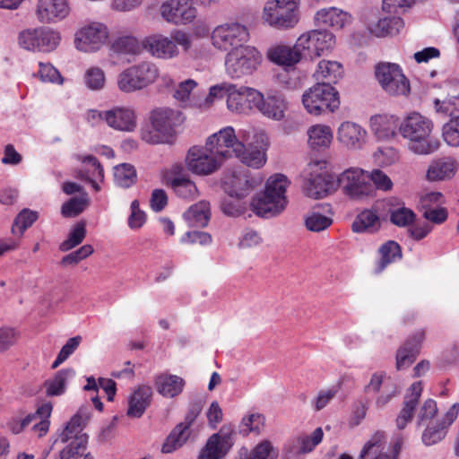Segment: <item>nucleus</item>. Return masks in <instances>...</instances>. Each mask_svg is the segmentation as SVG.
<instances>
[{"label":"nucleus","mask_w":459,"mask_h":459,"mask_svg":"<svg viewBox=\"0 0 459 459\" xmlns=\"http://www.w3.org/2000/svg\"><path fill=\"white\" fill-rule=\"evenodd\" d=\"M91 418L88 406H82L65 423L58 440L65 446L59 452L60 459H82L87 455L89 436L83 432Z\"/></svg>","instance_id":"nucleus-1"},{"label":"nucleus","mask_w":459,"mask_h":459,"mask_svg":"<svg viewBox=\"0 0 459 459\" xmlns=\"http://www.w3.org/2000/svg\"><path fill=\"white\" fill-rule=\"evenodd\" d=\"M433 129V121L416 111L409 113L399 124V133L417 154H430L438 149L439 142L431 137Z\"/></svg>","instance_id":"nucleus-2"},{"label":"nucleus","mask_w":459,"mask_h":459,"mask_svg":"<svg viewBox=\"0 0 459 459\" xmlns=\"http://www.w3.org/2000/svg\"><path fill=\"white\" fill-rule=\"evenodd\" d=\"M290 185L286 176L275 174L271 176L265 185L264 193L256 195L251 203V208L261 217H273L281 212L287 205L285 192Z\"/></svg>","instance_id":"nucleus-3"},{"label":"nucleus","mask_w":459,"mask_h":459,"mask_svg":"<svg viewBox=\"0 0 459 459\" xmlns=\"http://www.w3.org/2000/svg\"><path fill=\"white\" fill-rule=\"evenodd\" d=\"M227 97V108L236 114H248L261 100V92L250 87H237L234 84L223 82L211 87L205 99L204 106L208 108L216 98Z\"/></svg>","instance_id":"nucleus-4"},{"label":"nucleus","mask_w":459,"mask_h":459,"mask_svg":"<svg viewBox=\"0 0 459 459\" xmlns=\"http://www.w3.org/2000/svg\"><path fill=\"white\" fill-rule=\"evenodd\" d=\"M185 117L179 110L159 107L150 113L152 131L143 132L142 139L152 144L170 143L176 129L183 124Z\"/></svg>","instance_id":"nucleus-5"},{"label":"nucleus","mask_w":459,"mask_h":459,"mask_svg":"<svg viewBox=\"0 0 459 459\" xmlns=\"http://www.w3.org/2000/svg\"><path fill=\"white\" fill-rule=\"evenodd\" d=\"M179 47L185 51L191 48V39L187 33L174 30L169 37L161 33H152L142 40V48L157 59L170 60L178 56Z\"/></svg>","instance_id":"nucleus-6"},{"label":"nucleus","mask_w":459,"mask_h":459,"mask_svg":"<svg viewBox=\"0 0 459 459\" xmlns=\"http://www.w3.org/2000/svg\"><path fill=\"white\" fill-rule=\"evenodd\" d=\"M300 0H269L263 8L264 23L277 30L294 28L299 21Z\"/></svg>","instance_id":"nucleus-7"},{"label":"nucleus","mask_w":459,"mask_h":459,"mask_svg":"<svg viewBox=\"0 0 459 459\" xmlns=\"http://www.w3.org/2000/svg\"><path fill=\"white\" fill-rule=\"evenodd\" d=\"M302 103L311 115L332 113L340 107L339 93L329 83L317 82L303 93Z\"/></svg>","instance_id":"nucleus-8"},{"label":"nucleus","mask_w":459,"mask_h":459,"mask_svg":"<svg viewBox=\"0 0 459 459\" xmlns=\"http://www.w3.org/2000/svg\"><path fill=\"white\" fill-rule=\"evenodd\" d=\"M159 74L160 70L154 63L143 61L118 74L117 87L126 93L134 92L155 82Z\"/></svg>","instance_id":"nucleus-9"},{"label":"nucleus","mask_w":459,"mask_h":459,"mask_svg":"<svg viewBox=\"0 0 459 459\" xmlns=\"http://www.w3.org/2000/svg\"><path fill=\"white\" fill-rule=\"evenodd\" d=\"M262 62V55L252 46L229 51L225 58V68L228 75L239 79L252 74Z\"/></svg>","instance_id":"nucleus-10"},{"label":"nucleus","mask_w":459,"mask_h":459,"mask_svg":"<svg viewBox=\"0 0 459 459\" xmlns=\"http://www.w3.org/2000/svg\"><path fill=\"white\" fill-rule=\"evenodd\" d=\"M248 134L247 130H240L237 135L233 127L227 126L208 137L206 143L224 161L233 154L239 155L243 152Z\"/></svg>","instance_id":"nucleus-11"},{"label":"nucleus","mask_w":459,"mask_h":459,"mask_svg":"<svg viewBox=\"0 0 459 459\" xmlns=\"http://www.w3.org/2000/svg\"><path fill=\"white\" fill-rule=\"evenodd\" d=\"M376 77L382 89L390 96H408L410 82L402 68L394 63H380L376 66Z\"/></svg>","instance_id":"nucleus-12"},{"label":"nucleus","mask_w":459,"mask_h":459,"mask_svg":"<svg viewBox=\"0 0 459 459\" xmlns=\"http://www.w3.org/2000/svg\"><path fill=\"white\" fill-rule=\"evenodd\" d=\"M297 42L303 57L312 59L330 52L335 45V37L325 30H312L301 34Z\"/></svg>","instance_id":"nucleus-13"},{"label":"nucleus","mask_w":459,"mask_h":459,"mask_svg":"<svg viewBox=\"0 0 459 459\" xmlns=\"http://www.w3.org/2000/svg\"><path fill=\"white\" fill-rule=\"evenodd\" d=\"M249 31L245 25L238 22L217 26L212 34V45L221 50H234L247 46Z\"/></svg>","instance_id":"nucleus-14"},{"label":"nucleus","mask_w":459,"mask_h":459,"mask_svg":"<svg viewBox=\"0 0 459 459\" xmlns=\"http://www.w3.org/2000/svg\"><path fill=\"white\" fill-rule=\"evenodd\" d=\"M60 40L61 37L57 31L45 27L24 30L19 35L20 46L31 51H53Z\"/></svg>","instance_id":"nucleus-15"},{"label":"nucleus","mask_w":459,"mask_h":459,"mask_svg":"<svg viewBox=\"0 0 459 459\" xmlns=\"http://www.w3.org/2000/svg\"><path fill=\"white\" fill-rule=\"evenodd\" d=\"M403 443V437L398 435L388 446L385 434L377 431L364 445L358 459H397Z\"/></svg>","instance_id":"nucleus-16"},{"label":"nucleus","mask_w":459,"mask_h":459,"mask_svg":"<svg viewBox=\"0 0 459 459\" xmlns=\"http://www.w3.org/2000/svg\"><path fill=\"white\" fill-rule=\"evenodd\" d=\"M222 162L223 160L207 143L204 147L193 146L186 157L187 169L199 176H207L215 172Z\"/></svg>","instance_id":"nucleus-17"},{"label":"nucleus","mask_w":459,"mask_h":459,"mask_svg":"<svg viewBox=\"0 0 459 459\" xmlns=\"http://www.w3.org/2000/svg\"><path fill=\"white\" fill-rule=\"evenodd\" d=\"M108 36V29L104 23L91 22L76 31L74 45L82 52H95L107 43Z\"/></svg>","instance_id":"nucleus-18"},{"label":"nucleus","mask_w":459,"mask_h":459,"mask_svg":"<svg viewBox=\"0 0 459 459\" xmlns=\"http://www.w3.org/2000/svg\"><path fill=\"white\" fill-rule=\"evenodd\" d=\"M337 184L343 193L352 199H361L374 195V188L368 181V174L359 168L352 167L344 170L340 175Z\"/></svg>","instance_id":"nucleus-19"},{"label":"nucleus","mask_w":459,"mask_h":459,"mask_svg":"<svg viewBox=\"0 0 459 459\" xmlns=\"http://www.w3.org/2000/svg\"><path fill=\"white\" fill-rule=\"evenodd\" d=\"M322 164H325V161H316L309 163L310 174L309 177L305 180L303 185V191L308 197L314 199L324 198L326 195L333 193L337 189V181L334 177L324 173H316L315 169L321 167Z\"/></svg>","instance_id":"nucleus-20"},{"label":"nucleus","mask_w":459,"mask_h":459,"mask_svg":"<svg viewBox=\"0 0 459 459\" xmlns=\"http://www.w3.org/2000/svg\"><path fill=\"white\" fill-rule=\"evenodd\" d=\"M364 392L368 394H376L375 406L377 409H383L400 394L401 390L385 372H376L365 385Z\"/></svg>","instance_id":"nucleus-21"},{"label":"nucleus","mask_w":459,"mask_h":459,"mask_svg":"<svg viewBox=\"0 0 459 459\" xmlns=\"http://www.w3.org/2000/svg\"><path fill=\"white\" fill-rule=\"evenodd\" d=\"M257 184V180L250 178L247 172L241 169L228 171L222 181L225 193L230 197L237 199L247 196Z\"/></svg>","instance_id":"nucleus-22"},{"label":"nucleus","mask_w":459,"mask_h":459,"mask_svg":"<svg viewBox=\"0 0 459 459\" xmlns=\"http://www.w3.org/2000/svg\"><path fill=\"white\" fill-rule=\"evenodd\" d=\"M104 122L114 130L131 133L137 127V115L131 107L115 106L106 110Z\"/></svg>","instance_id":"nucleus-23"},{"label":"nucleus","mask_w":459,"mask_h":459,"mask_svg":"<svg viewBox=\"0 0 459 459\" xmlns=\"http://www.w3.org/2000/svg\"><path fill=\"white\" fill-rule=\"evenodd\" d=\"M52 409L53 407L51 403H43L37 409L35 413L29 414L22 420L19 421L13 420L10 421L9 428L14 434H18L32 421L39 420V421L33 425L32 429L39 437H43L47 434L49 429L50 423L48 418L51 415Z\"/></svg>","instance_id":"nucleus-24"},{"label":"nucleus","mask_w":459,"mask_h":459,"mask_svg":"<svg viewBox=\"0 0 459 459\" xmlns=\"http://www.w3.org/2000/svg\"><path fill=\"white\" fill-rule=\"evenodd\" d=\"M188 0H168L160 6L161 16L174 24L191 22L196 16V10L187 3Z\"/></svg>","instance_id":"nucleus-25"},{"label":"nucleus","mask_w":459,"mask_h":459,"mask_svg":"<svg viewBox=\"0 0 459 459\" xmlns=\"http://www.w3.org/2000/svg\"><path fill=\"white\" fill-rule=\"evenodd\" d=\"M368 133L360 125L342 122L337 130V140L350 151L361 150L367 143Z\"/></svg>","instance_id":"nucleus-26"},{"label":"nucleus","mask_w":459,"mask_h":459,"mask_svg":"<svg viewBox=\"0 0 459 459\" xmlns=\"http://www.w3.org/2000/svg\"><path fill=\"white\" fill-rule=\"evenodd\" d=\"M69 11L67 0H39L36 15L40 22L50 23L65 18Z\"/></svg>","instance_id":"nucleus-27"},{"label":"nucleus","mask_w":459,"mask_h":459,"mask_svg":"<svg viewBox=\"0 0 459 459\" xmlns=\"http://www.w3.org/2000/svg\"><path fill=\"white\" fill-rule=\"evenodd\" d=\"M459 411V403H454L442 420H438L435 425L428 427L423 435L422 440L427 446H431L441 441L446 433L447 428L455 420Z\"/></svg>","instance_id":"nucleus-28"},{"label":"nucleus","mask_w":459,"mask_h":459,"mask_svg":"<svg viewBox=\"0 0 459 459\" xmlns=\"http://www.w3.org/2000/svg\"><path fill=\"white\" fill-rule=\"evenodd\" d=\"M255 108L266 117L280 121L284 118L288 104L281 94L271 93L265 98L261 93V100Z\"/></svg>","instance_id":"nucleus-29"},{"label":"nucleus","mask_w":459,"mask_h":459,"mask_svg":"<svg viewBox=\"0 0 459 459\" xmlns=\"http://www.w3.org/2000/svg\"><path fill=\"white\" fill-rule=\"evenodd\" d=\"M422 393L421 382L413 383L404 396L403 407L395 420L396 427L403 429L412 420L419 399Z\"/></svg>","instance_id":"nucleus-30"},{"label":"nucleus","mask_w":459,"mask_h":459,"mask_svg":"<svg viewBox=\"0 0 459 459\" xmlns=\"http://www.w3.org/2000/svg\"><path fill=\"white\" fill-rule=\"evenodd\" d=\"M268 59L281 66L292 67L303 57L300 48H298V42L294 46L276 45L267 51Z\"/></svg>","instance_id":"nucleus-31"},{"label":"nucleus","mask_w":459,"mask_h":459,"mask_svg":"<svg viewBox=\"0 0 459 459\" xmlns=\"http://www.w3.org/2000/svg\"><path fill=\"white\" fill-rule=\"evenodd\" d=\"M352 17L347 12L337 7L323 8L318 10L314 21L317 26L331 27L341 30L351 22Z\"/></svg>","instance_id":"nucleus-32"},{"label":"nucleus","mask_w":459,"mask_h":459,"mask_svg":"<svg viewBox=\"0 0 459 459\" xmlns=\"http://www.w3.org/2000/svg\"><path fill=\"white\" fill-rule=\"evenodd\" d=\"M424 339V333L418 332L410 337L397 351L396 368L402 369L411 365L420 353V344Z\"/></svg>","instance_id":"nucleus-33"},{"label":"nucleus","mask_w":459,"mask_h":459,"mask_svg":"<svg viewBox=\"0 0 459 459\" xmlns=\"http://www.w3.org/2000/svg\"><path fill=\"white\" fill-rule=\"evenodd\" d=\"M152 390L149 385H140L129 397L127 416L140 418L151 404Z\"/></svg>","instance_id":"nucleus-34"},{"label":"nucleus","mask_w":459,"mask_h":459,"mask_svg":"<svg viewBox=\"0 0 459 459\" xmlns=\"http://www.w3.org/2000/svg\"><path fill=\"white\" fill-rule=\"evenodd\" d=\"M154 384L160 394L174 398L183 392L186 382L178 376L163 373L155 377Z\"/></svg>","instance_id":"nucleus-35"},{"label":"nucleus","mask_w":459,"mask_h":459,"mask_svg":"<svg viewBox=\"0 0 459 459\" xmlns=\"http://www.w3.org/2000/svg\"><path fill=\"white\" fill-rule=\"evenodd\" d=\"M370 127L374 134L380 140L392 138L399 129L397 117L388 115H377L370 118Z\"/></svg>","instance_id":"nucleus-36"},{"label":"nucleus","mask_w":459,"mask_h":459,"mask_svg":"<svg viewBox=\"0 0 459 459\" xmlns=\"http://www.w3.org/2000/svg\"><path fill=\"white\" fill-rule=\"evenodd\" d=\"M343 68L341 63L332 60H321L313 76L319 83H336L342 76Z\"/></svg>","instance_id":"nucleus-37"},{"label":"nucleus","mask_w":459,"mask_h":459,"mask_svg":"<svg viewBox=\"0 0 459 459\" xmlns=\"http://www.w3.org/2000/svg\"><path fill=\"white\" fill-rule=\"evenodd\" d=\"M457 164L453 158L446 157L433 161L427 171V178L430 181L445 180L453 177Z\"/></svg>","instance_id":"nucleus-38"},{"label":"nucleus","mask_w":459,"mask_h":459,"mask_svg":"<svg viewBox=\"0 0 459 459\" xmlns=\"http://www.w3.org/2000/svg\"><path fill=\"white\" fill-rule=\"evenodd\" d=\"M184 217L193 227H205L211 217L210 204L203 200L193 204L184 213Z\"/></svg>","instance_id":"nucleus-39"},{"label":"nucleus","mask_w":459,"mask_h":459,"mask_svg":"<svg viewBox=\"0 0 459 459\" xmlns=\"http://www.w3.org/2000/svg\"><path fill=\"white\" fill-rule=\"evenodd\" d=\"M191 435V429L186 425L178 423L167 437L161 451L169 454L183 446Z\"/></svg>","instance_id":"nucleus-40"},{"label":"nucleus","mask_w":459,"mask_h":459,"mask_svg":"<svg viewBox=\"0 0 459 459\" xmlns=\"http://www.w3.org/2000/svg\"><path fill=\"white\" fill-rule=\"evenodd\" d=\"M403 25L400 17H385L370 24L369 30L377 37L393 36L399 33Z\"/></svg>","instance_id":"nucleus-41"},{"label":"nucleus","mask_w":459,"mask_h":459,"mask_svg":"<svg viewBox=\"0 0 459 459\" xmlns=\"http://www.w3.org/2000/svg\"><path fill=\"white\" fill-rule=\"evenodd\" d=\"M142 42L130 35H125L115 39L110 46V50L117 56H136L141 53Z\"/></svg>","instance_id":"nucleus-42"},{"label":"nucleus","mask_w":459,"mask_h":459,"mask_svg":"<svg viewBox=\"0 0 459 459\" xmlns=\"http://www.w3.org/2000/svg\"><path fill=\"white\" fill-rule=\"evenodd\" d=\"M308 144L312 149L327 148L333 140V131L325 125H316L307 131Z\"/></svg>","instance_id":"nucleus-43"},{"label":"nucleus","mask_w":459,"mask_h":459,"mask_svg":"<svg viewBox=\"0 0 459 459\" xmlns=\"http://www.w3.org/2000/svg\"><path fill=\"white\" fill-rule=\"evenodd\" d=\"M380 220L376 211L364 210L359 213L352 223L355 232H376L380 228Z\"/></svg>","instance_id":"nucleus-44"},{"label":"nucleus","mask_w":459,"mask_h":459,"mask_svg":"<svg viewBox=\"0 0 459 459\" xmlns=\"http://www.w3.org/2000/svg\"><path fill=\"white\" fill-rule=\"evenodd\" d=\"M74 376V370L65 368L57 371L52 378L48 379L44 385L48 396H58L65 393L67 380Z\"/></svg>","instance_id":"nucleus-45"},{"label":"nucleus","mask_w":459,"mask_h":459,"mask_svg":"<svg viewBox=\"0 0 459 459\" xmlns=\"http://www.w3.org/2000/svg\"><path fill=\"white\" fill-rule=\"evenodd\" d=\"M225 443V438H221L219 434L212 435L200 451L197 459H221L227 452L224 448Z\"/></svg>","instance_id":"nucleus-46"},{"label":"nucleus","mask_w":459,"mask_h":459,"mask_svg":"<svg viewBox=\"0 0 459 459\" xmlns=\"http://www.w3.org/2000/svg\"><path fill=\"white\" fill-rule=\"evenodd\" d=\"M379 254L381 259L375 269L377 273H381L388 264L402 257L401 247L394 240H388L383 244L379 248Z\"/></svg>","instance_id":"nucleus-47"},{"label":"nucleus","mask_w":459,"mask_h":459,"mask_svg":"<svg viewBox=\"0 0 459 459\" xmlns=\"http://www.w3.org/2000/svg\"><path fill=\"white\" fill-rule=\"evenodd\" d=\"M76 158L78 160H81L82 163L89 165L91 167V169H88L87 173H85L84 171H80L78 173V178L89 181L96 191H100V186H99V184L96 183L93 179L90 178V176L88 175V173H91V177L98 178L100 180L103 179L104 171L97 158L92 155H77Z\"/></svg>","instance_id":"nucleus-48"},{"label":"nucleus","mask_w":459,"mask_h":459,"mask_svg":"<svg viewBox=\"0 0 459 459\" xmlns=\"http://www.w3.org/2000/svg\"><path fill=\"white\" fill-rule=\"evenodd\" d=\"M247 143L250 145V147L247 149L245 147V150L241 154L235 156L239 158L240 160L248 167L254 169H259L263 167L266 162L264 148L262 145L252 148L251 143L247 141Z\"/></svg>","instance_id":"nucleus-49"},{"label":"nucleus","mask_w":459,"mask_h":459,"mask_svg":"<svg viewBox=\"0 0 459 459\" xmlns=\"http://www.w3.org/2000/svg\"><path fill=\"white\" fill-rule=\"evenodd\" d=\"M324 433L322 428H316L310 436H300L297 438V446L292 447L290 454H306L311 452L323 438Z\"/></svg>","instance_id":"nucleus-50"},{"label":"nucleus","mask_w":459,"mask_h":459,"mask_svg":"<svg viewBox=\"0 0 459 459\" xmlns=\"http://www.w3.org/2000/svg\"><path fill=\"white\" fill-rule=\"evenodd\" d=\"M115 183L123 188H128L136 182V170L134 166L123 163L115 167Z\"/></svg>","instance_id":"nucleus-51"},{"label":"nucleus","mask_w":459,"mask_h":459,"mask_svg":"<svg viewBox=\"0 0 459 459\" xmlns=\"http://www.w3.org/2000/svg\"><path fill=\"white\" fill-rule=\"evenodd\" d=\"M169 186L172 188L176 195L182 199L192 200L199 195L198 188L190 178L180 182L174 180V184Z\"/></svg>","instance_id":"nucleus-52"},{"label":"nucleus","mask_w":459,"mask_h":459,"mask_svg":"<svg viewBox=\"0 0 459 459\" xmlns=\"http://www.w3.org/2000/svg\"><path fill=\"white\" fill-rule=\"evenodd\" d=\"M88 204L89 200L86 197H73L62 205L61 213L65 218L76 217Z\"/></svg>","instance_id":"nucleus-53"},{"label":"nucleus","mask_w":459,"mask_h":459,"mask_svg":"<svg viewBox=\"0 0 459 459\" xmlns=\"http://www.w3.org/2000/svg\"><path fill=\"white\" fill-rule=\"evenodd\" d=\"M390 221L398 227H406L415 221V213L412 210L404 206L390 209Z\"/></svg>","instance_id":"nucleus-54"},{"label":"nucleus","mask_w":459,"mask_h":459,"mask_svg":"<svg viewBox=\"0 0 459 459\" xmlns=\"http://www.w3.org/2000/svg\"><path fill=\"white\" fill-rule=\"evenodd\" d=\"M368 178L372 182L374 191L390 192L393 189L394 183L391 178L379 169H375L368 174Z\"/></svg>","instance_id":"nucleus-55"},{"label":"nucleus","mask_w":459,"mask_h":459,"mask_svg":"<svg viewBox=\"0 0 459 459\" xmlns=\"http://www.w3.org/2000/svg\"><path fill=\"white\" fill-rule=\"evenodd\" d=\"M86 236L85 223L78 222L69 233L67 239L61 243L59 248L66 252L81 244Z\"/></svg>","instance_id":"nucleus-56"},{"label":"nucleus","mask_w":459,"mask_h":459,"mask_svg":"<svg viewBox=\"0 0 459 459\" xmlns=\"http://www.w3.org/2000/svg\"><path fill=\"white\" fill-rule=\"evenodd\" d=\"M434 106L437 113L450 117V119L459 117V97H452L442 101L437 99Z\"/></svg>","instance_id":"nucleus-57"},{"label":"nucleus","mask_w":459,"mask_h":459,"mask_svg":"<svg viewBox=\"0 0 459 459\" xmlns=\"http://www.w3.org/2000/svg\"><path fill=\"white\" fill-rule=\"evenodd\" d=\"M444 141L450 146L459 147V117L450 119L442 127Z\"/></svg>","instance_id":"nucleus-58"},{"label":"nucleus","mask_w":459,"mask_h":459,"mask_svg":"<svg viewBox=\"0 0 459 459\" xmlns=\"http://www.w3.org/2000/svg\"><path fill=\"white\" fill-rule=\"evenodd\" d=\"M332 219L320 214L317 212H311L305 220L306 227L310 231H321L332 224Z\"/></svg>","instance_id":"nucleus-59"},{"label":"nucleus","mask_w":459,"mask_h":459,"mask_svg":"<svg viewBox=\"0 0 459 459\" xmlns=\"http://www.w3.org/2000/svg\"><path fill=\"white\" fill-rule=\"evenodd\" d=\"M82 342V336L77 335L70 338L62 347L56 360L52 364V368H56L60 364L66 360L79 347Z\"/></svg>","instance_id":"nucleus-60"},{"label":"nucleus","mask_w":459,"mask_h":459,"mask_svg":"<svg viewBox=\"0 0 459 459\" xmlns=\"http://www.w3.org/2000/svg\"><path fill=\"white\" fill-rule=\"evenodd\" d=\"M84 80L89 89L98 91L104 87L105 74L100 68L91 67L86 71Z\"/></svg>","instance_id":"nucleus-61"},{"label":"nucleus","mask_w":459,"mask_h":459,"mask_svg":"<svg viewBox=\"0 0 459 459\" xmlns=\"http://www.w3.org/2000/svg\"><path fill=\"white\" fill-rule=\"evenodd\" d=\"M264 417L259 413H253L245 417L241 422V429L244 435H248L250 432H259L264 424Z\"/></svg>","instance_id":"nucleus-62"},{"label":"nucleus","mask_w":459,"mask_h":459,"mask_svg":"<svg viewBox=\"0 0 459 459\" xmlns=\"http://www.w3.org/2000/svg\"><path fill=\"white\" fill-rule=\"evenodd\" d=\"M233 197L225 198L221 204L222 212L227 216L238 217L246 211V205L241 199L233 200Z\"/></svg>","instance_id":"nucleus-63"},{"label":"nucleus","mask_w":459,"mask_h":459,"mask_svg":"<svg viewBox=\"0 0 459 459\" xmlns=\"http://www.w3.org/2000/svg\"><path fill=\"white\" fill-rule=\"evenodd\" d=\"M276 453L270 441L264 440L252 451L247 459H275Z\"/></svg>","instance_id":"nucleus-64"}]
</instances>
